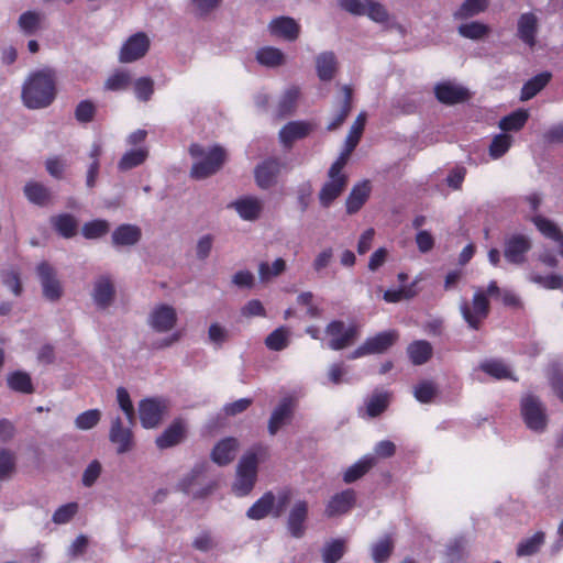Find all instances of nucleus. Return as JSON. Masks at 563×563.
I'll return each mask as SVG.
<instances>
[{
	"instance_id": "f257e3e1",
	"label": "nucleus",
	"mask_w": 563,
	"mask_h": 563,
	"mask_svg": "<svg viewBox=\"0 0 563 563\" xmlns=\"http://www.w3.org/2000/svg\"><path fill=\"white\" fill-rule=\"evenodd\" d=\"M56 78L51 68L32 71L22 87V101L29 109L48 107L56 97Z\"/></svg>"
},
{
	"instance_id": "f03ea898",
	"label": "nucleus",
	"mask_w": 563,
	"mask_h": 563,
	"mask_svg": "<svg viewBox=\"0 0 563 563\" xmlns=\"http://www.w3.org/2000/svg\"><path fill=\"white\" fill-rule=\"evenodd\" d=\"M266 454V448L258 444L242 455L236 465L235 478L232 484V492L236 496L244 497L252 492L257 479L260 460L265 457Z\"/></svg>"
},
{
	"instance_id": "7ed1b4c3",
	"label": "nucleus",
	"mask_w": 563,
	"mask_h": 563,
	"mask_svg": "<svg viewBox=\"0 0 563 563\" xmlns=\"http://www.w3.org/2000/svg\"><path fill=\"white\" fill-rule=\"evenodd\" d=\"M189 153L196 159L190 169V176L195 179H205L216 174L225 161V151L219 145L206 148L199 144H192Z\"/></svg>"
},
{
	"instance_id": "20e7f679",
	"label": "nucleus",
	"mask_w": 563,
	"mask_h": 563,
	"mask_svg": "<svg viewBox=\"0 0 563 563\" xmlns=\"http://www.w3.org/2000/svg\"><path fill=\"white\" fill-rule=\"evenodd\" d=\"M460 311L467 323L473 330H478L483 320L489 314V300L482 288H476L472 303L463 299L460 302Z\"/></svg>"
},
{
	"instance_id": "39448f33",
	"label": "nucleus",
	"mask_w": 563,
	"mask_h": 563,
	"mask_svg": "<svg viewBox=\"0 0 563 563\" xmlns=\"http://www.w3.org/2000/svg\"><path fill=\"white\" fill-rule=\"evenodd\" d=\"M339 5L353 15H366L376 23L385 24L389 21L386 8L374 0H339Z\"/></svg>"
},
{
	"instance_id": "423d86ee",
	"label": "nucleus",
	"mask_w": 563,
	"mask_h": 563,
	"mask_svg": "<svg viewBox=\"0 0 563 563\" xmlns=\"http://www.w3.org/2000/svg\"><path fill=\"white\" fill-rule=\"evenodd\" d=\"M521 415L527 427L534 432H543L548 424L545 408L540 399L527 395L521 399Z\"/></svg>"
},
{
	"instance_id": "0eeeda50",
	"label": "nucleus",
	"mask_w": 563,
	"mask_h": 563,
	"mask_svg": "<svg viewBox=\"0 0 563 563\" xmlns=\"http://www.w3.org/2000/svg\"><path fill=\"white\" fill-rule=\"evenodd\" d=\"M168 411V402L164 398H145L139 402L141 424L145 429L157 428Z\"/></svg>"
},
{
	"instance_id": "6e6552de",
	"label": "nucleus",
	"mask_w": 563,
	"mask_h": 563,
	"mask_svg": "<svg viewBox=\"0 0 563 563\" xmlns=\"http://www.w3.org/2000/svg\"><path fill=\"white\" fill-rule=\"evenodd\" d=\"M532 247L529 235L523 233H510L504 240V256L514 265H522L527 261V254Z\"/></svg>"
},
{
	"instance_id": "1a4fd4ad",
	"label": "nucleus",
	"mask_w": 563,
	"mask_h": 563,
	"mask_svg": "<svg viewBox=\"0 0 563 563\" xmlns=\"http://www.w3.org/2000/svg\"><path fill=\"white\" fill-rule=\"evenodd\" d=\"M325 334L330 336L328 346L333 351L351 346L358 336L356 325L345 327L343 321L334 320L325 327Z\"/></svg>"
},
{
	"instance_id": "9d476101",
	"label": "nucleus",
	"mask_w": 563,
	"mask_h": 563,
	"mask_svg": "<svg viewBox=\"0 0 563 563\" xmlns=\"http://www.w3.org/2000/svg\"><path fill=\"white\" fill-rule=\"evenodd\" d=\"M36 273L43 296L49 301H58L63 296V286L57 278L56 269L47 262H41L36 266Z\"/></svg>"
},
{
	"instance_id": "9b49d317",
	"label": "nucleus",
	"mask_w": 563,
	"mask_h": 563,
	"mask_svg": "<svg viewBox=\"0 0 563 563\" xmlns=\"http://www.w3.org/2000/svg\"><path fill=\"white\" fill-rule=\"evenodd\" d=\"M151 40L144 32L131 35L121 46L119 52L120 63H133L146 55L150 49Z\"/></svg>"
},
{
	"instance_id": "f8f14e48",
	"label": "nucleus",
	"mask_w": 563,
	"mask_h": 563,
	"mask_svg": "<svg viewBox=\"0 0 563 563\" xmlns=\"http://www.w3.org/2000/svg\"><path fill=\"white\" fill-rule=\"evenodd\" d=\"M91 298L98 309L106 310L115 298L114 280L109 274H101L92 282Z\"/></svg>"
},
{
	"instance_id": "ddd939ff",
	"label": "nucleus",
	"mask_w": 563,
	"mask_h": 563,
	"mask_svg": "<svg viewBox=\"0 0 563 563\" xmlns=\"http://www.w3.org/2000/svg\"><path fill=\"white\" fill-rule=\"evenodd\" d=\"M178 320L177 311L173 306L161 303L155 306L147 317V324L158 333L174 329Z\"/></svg>"
},
{
	"instance_id": "4468645a",
	"label": "nucleus",
	"mask_w": 563,
	"mask_h": 563,
	"mask_svg": "<svg viewBox=\"0 0 563 563\" xmlns=\"http://www.w3.org/2000/svg\"><path fill=\"white\" fill-rule=\"evenodd\" d=\"M134 424L124 426L120 417H115L111 421L109 430V440L117 446L118 454L130 452L134 448V435L132 427Z\"/></svg>"
},
{
	"instance_id": "2eb2a0df",
	"label": "nucleus",
	"mask_w": 563,
	"mask_h": 563,
	"mask_svg": "<svg viewBox=\"0 0 563 563\" xmlns=\"http://www.w3.org/2000/svg\"><path fill=\"white\" fill-rule=\"evenodd\" d=\"M283 164L278 158H267L258 164L254 169L256 185L261 189H269L277 184V178L282 172Z\"/></svg>"
},
{
	"instance_id": "dca6fc26",
	"label": "nucleus",
	"mask_w": 563,
	"mask_h": 563,
	"mask_svg": "<svg viewBox=\"0 0 563 563\" xmlns=\"http://www.w3.org/2000/svg\"><path fill=\"white\" fill-rule=\"evenodd\" d=\"M228 208L234 209L245 221H255L263 212L264 202L256 196H243L232 201Z\"/></svg>"
},
{
	"instance_id": "f3484780",
	"label": "nucleus",
	"mask_w": 563,
	"mask_h": 563,
	"mask_svg": "<svg viewBox=\"0 0 563 563\" xmlns=\"http://www.w3.org/2000/svg\"><path fill=\"white\" fill-rule=\"evenodd\" d=\"M539 32V19L532 12L522 13L517 22V36L530 48L537 44V35Z\"/></svg>"
},
{
	"instance_id": "a211bd4d",
	"label": "nucleus",
	"mask_w": 563,
	"mask_h": 563,
	"mask_svg": "<svg viewBox=\"0 0 563 563\" xmlns=\"http://www.w3.org/2000/svg\"><path fill=\"white\" fill-rule=\"evenodd\" d=\"M295 405L296 402L292 398L285 397L275 407L268 420V432L271 435H275L283 426L291 420Z\"/></svg>"
},
{
	"instance_id": "6ab92c4d",
	"label": "nucleus",
	"mask_w": 563,
	"mask_h": 563,
	"mask_svg": "<svg viewBox=\"0 0 563 563\" xmlns=\"http://www.w3.org/2000/svg\"><path fill=\"white\" fill-rule=\"evenodd\" d=\"M240 449L238 439L229 437L220 440L211 451V460L219 466L230 464L236 456Z\"/></svg>"
},
{
	"instance_id": "aec40b11",
	"label": "nucleus",
	"mask_w": 563,
	"mask_h": 563,
	"mask_svg": "<svg viewBox=\"0 0 563 563\" xmlns=\"http://www.w3.org/2000/svg\"><path fill=\"white\" fill-rule=\"evenodd\" d=\"M356 494L353 489H345L335 494L329 500L324 514L329 518L346 514L355 504Z\"/></svg>"
},
{
	"instance_id": "412c9836",
	"label": "nucleus",
	"mask_w": 563,
	"mask_h": 563,
	"mask_svg": "<svg viewBox=\"0 0 563 563\" xmlns=\"http://www.w3.org/2000/svg\"><path fill=\"white\" fill-rule=\"evenodd\" d=\"M142 238V230L135 224H121L111 234V242L114 247H131L136 245Z\"/></svg>"
},
{
	"instance_id": "4be33fe9",
	"label": "nucleus",
	"mask_w": 563,
	"mask_h": 563,
	"mask_svg": "<svg viewBox=\"0 0 563 563\" xmlns=\"http://www.w3.org/2000/svg\"><path fill=\"white\" fill-rule=\"evenodd\" d=\"M347 184L346 176L329 177L319 191L318 198L323 208H329L332 202L341 196Z\"/></svg>"
},
{
	"instance_id": "5701e85b",
	"label": "nucleus",
	"mask_w": 563,
	"mask_h": 563,
	"mask_svg": "<svg viewBox=\"0 0 563 563\" xmlns=\"http://www.w3.org/2000/svg\"><path fill=\"white\" fill-rule=\"evenodd\" d=\"M186 438V426L180 420H175L155 440L156 446L165 450L181 443Z\"/></svg>"
},
{
	"instance_id": "b1692460",
	"label": "nucleus",
	"mask_w": 563,
	"mask_h": 563,
	"mask_svg": "<svg viewBox=\"0 0 563 563\" xmlns=\"http://www.w3.org/2000/svg\"><path fill=\"white\" fill-rule=\"evenodd\" d=\"M308 516V504L305 500H298L289 511L287 527L294 538H301L305 533V521Z\"/></svg>"
},
{
	"instance_id": "393cba45",
	"label": "nucleus",
	"mask_w": 563,
	"mask_h": 563,
	"mask_svg": "<svg viewBox=\"0 0 563 563\" xmlns=\"http://www.w3.org/2000/svg\"><path fill=\"white\" fill-rule=\"evenodd\" d=\"M437 99L445 104H455L468 98V91L452 82L439 84L434 88Z\"/></svg>"
},
{
	"instance_id": "a878e982",
	"label": "nucleus",
	"mask_w": 563,
	"mask_h": 563,
	"mask_svg": "<svg viewBox=\"0 0 563 563\" xmlns=\"http://www.w3.org/2000/svg\"><path fill=\"white\" fill-rule=\"evenodd\" d=\"M26 199L38 207H46L53 202V194L49 188L38 181H27L23 188Z\"/></svg>"
},
{
	"instance_id": "bb28decb",
	"label": "nucleus",
	"mask_w": 563,
	"mask_h": 563,
	"mask_svg": "<svg viewBox=\"0 0 563 563\" xmlns=\"http://www.w3.org/2000/svg\"><path fill=\"white\" fill-rule=\"evenodd\" d=\"M269 31L287 41H295L299 36L300 26L294 19L280 16L269 23Z\"/></svg>"
},
{
	"instance_id": "cd10ccee",
	"label": "nucleus",
	"mask_w": 563,
	"mask_h": 563,
	"mask_svg": "<svg viewBox=\"0 0 563 563\" xmlns=\"http://www.w3.org/2000/svg\"><path fill=\"white\" fill-rule=\"evenodd\" d=\"M311 131V125L302 121L288 122L279 131V140L284 146L289 147L296 140L303 139Z\"/></svg>"
},
{
	"instance_id": "c85d7f7f",
	"label": "nucleus",
	"mask_w": 563,
	"mask_h": 563,
	"mask_svg": "<svg viewBox=\"0 0 563 563\" xmlns=\"http://www.w3.org/2000/svg\"><path fill=\"white\" fill-rule=\"evenodd\" d=\"M316 70L321 81H330L338 70V59L333 52H322L316 57Z\"/></svg>"
},
{
	"instance_id": "c756f323",
	"label": "nucleus",
	"mask_w": 563,
	"mask_h": 563,
	"mask_svg": "<svg viewBox=\"0 0 563 563\" xmlns=\"http://www.w3.org/2000/svg\"><path fill=\"white\" fill-rule=\"evenodd\" d=\"M371 194V186L367 180L355 185L349 194L345 206L349 214L356 213L367 201Z\"/></svg>"
},
{
	"instance_id": "7c9ffc66",
	"label": "nucleus",
	"mask_w": 563,
	"mask_h": 563,
	"mask_svg": "<svg viewBox=\"0 0 563 563\" xmlns=\"http://www.w3.org/2000/svg\"><path fill=\"white\" fill-rule=\"evenodd\" d=\"M537 229L548 239L558 243L559 254L563 257V233L551 220L538 214L532 218Z\"/></svg>"
},
{
	"instance_id": "2f4dec72",
	"label": "nucleus",
	"mask_w": 563,
	"mask_h": 563,
	"mask_svg": "<svg viewBox=\"0 0 563 563\" xmlns=\"http://www.w3.org/2000/svg\"><path fill=\"white\" fill-rule=\"evenodd\" d=\"M274 504L275 495L267 492L249 508L246 516L252 520H261L268 515L274 517Z\"/></svg>"
},
{
	"instance_id": "473e14b6",
	"label": "nucleus",
	"mask_w": 563,
	"mask_h": 563,
	"mask_svg": "<svg viewBox=\"0 0 563 563\" xmlns=\"http://www.w3.org/2000/svg\"><path fill=\"white\" fill-rule=\"evenodd\" d=\"M398 339L396 331H386L365 340V345L369 354H380L387 351Z\"/></svg>"
},
{
	"instance_id": "72a5a7b5",
	"label": "nucleus",
	"mask_w": 563,
	"mask_h": 563,
	"mask_svg": "<svg viewBox=\"0 0 563 563\" xmlns=\"http://www.w3.org/2000/svg\"><path fill=\"white\" fill-rule=\"evenodd\" d=\"M44 19L45 15L41 12L26 11L19 16L18 26L24 35L32 36L42 29Z\"/></svg>"
},
{
	"instance_id": "f704fd0d",
	"label": "nucleus",
	"mask_w": 563,
	"mask_h": 563,
	"mask_svg": "<svg viewBox=\"0 0 563 563\" xmlns=\"http://www.w3.org/2000/svg\"><path fill=\"white\" fill-rule=\"evenodd\" d=\"M376 464V457L374 455H364L356 463L351 465L343 474V481L346 484H351L362 476H364L374 465Z\"/></svg>"
},
{
	"instance_id": "c9c22d12",
	"label": "nucleus",
	"mask_w": 563,
	"mask_h": 563,
	"mask_svg": "<svg viewBox=\"0 0 563 563\" xmlns=\"http://www.w3.org/2000/svg\"><path fill=\"white\" fill-rule=\"evenodd\" d=\"M343 98L340 102V109L333 120L327 125L328 131L339 129L347 118L352 109V88L350 86H342Z\"/></svg>"
},
{
	"instance_id": "e433bc0d",
	"label": "nucleus",
	"mask_w": 563,
	"mask_h": 563,
	"mask_svg": "<svg viewBox=\"0 0 563 563\" xmlns=\"http://www.w3.org/2000/svg\"><path fill=\"white\" fill-rule=\"evenodd\" d=\"M551 73L543 71L529 79L522 87L520 100L527 101L539 93L551 80Z\"/></svg>"
},
{
	"instance_id": "4c0bfd02",
	"label": "nucleus",
	"mask_w": 563,
	"mask_h": 563,
	"mask_svg": "<svg viewBox=\"0 0 563 563\" xmlns=\"http://www.w3.org/2000/svg\"><path fill=\"white\" fill-rule=\"evenodd\" d=\"M287 268L285 260L282 257L276 258L272 264L268 262H261L258 264V279L263 284H267L273 278L280 276Z\"/></svg>"
},
{
	"instance_id": "58836bf2",
	"label": "nucleus",
	"mask_w": 563,
	"mask_h": 563,
	"mask_svg": "<svg viewBox=\"0 0 563 563\" xmlns=\"http://www.w3.org/2000/svg\"><path fill=\"white\" fill-rule=\"evenodd\" d=\"M300 91L297 87H290L280 96L277 104V117L285 118L295 112Z\"/></svg>"
},
{
	"instance_id": "ea45409f",
	"label": "nucleus",
	"mask_w": 563,
	"mask_h": 563,
	"mask_svg": "<svg viewBox=\"0 0 563 563\" xmlns=\"http://www.w3.org/2000/svg\"><path fill=\"white\" fill-rule=\"evenodd\" d=\"M54 229L64 238H73L77 233L78 221L68 213H62L51 218Z\"/></svg>"
},
{
	"instance_id": "a19ab883",
	"label": "nucleus",
	"mask_w": 563,
	"mask_h": 563,
	"mask_svg": "<svg viewBox=\"0 0 563 563\" xmlns=\"http://www.w3.org/2000/svg\"><path fill=\"white\" fill-rule=\"evenodd\" d=\"M390 394L387 391L374 393L365 401V415L375 418L382 415L388 407Z\"/></svg>"
},
{
	"instance_id": "79ce46f5",
	"label": "nucleus",
	"mask_w": 563,
	"mask_h": 563,
	"mask_svg": "<svg viewBox=\"0 0 563 563\" xmlns=\"http://www.w3.org/2000/svg\"><path fill=\"white\" fill-rule=\"evenodd\" d=\"M407 352L415 365H422L431 358L432 345L426 340H418L408 346Z\"/></svg>"
},
{
	"instance_id": "37998d69",
	"label": "nucleus",
	"mask_w": 563,
	"mask_h": 563,
	"mask_svg": "<svg viewBox=\"0 0 563 563\" xmlns=\"http://www.w3.org/2000/svg\"><path fill=\"white\" fill-rule=\"evenodd\" d=\"M7 384L10 389L22 393V394H33L34 386L30 375L26 372L15 371L8 375Z\"/></svg>"
},
{
	"instance_id": "c03bdc74",
	"label": "nucleus",
	"mask_w": 563,
	"mask_h": 563,
	"mask_svg": "<svg viewBox=\"0 0 563 563\" xmlns=\"http://www.w3.org/2000/svg\"><path fill=\"white\" fill-rule=\"evenodd\" d=\"M148 151L145 147L133 148L123 154L118 163V169L128 172L134 167L140 166L147 158Z\"/></svg>"
},
{
	"instance_id": "a18cd8bd",
	"label": "nucleus",
	"mask_w": 563,
	"mask_h": 563,
	"mask_svg": "<svg viewBox=\"0 0 563 563\" xmlns=\"http://www.w3.org/2000/svg\"><path fill=\"white\" fill-rule=\"evenodd\" d=\"M256 60L266 67H278L285 64V55L276 47L266 46L257 51Z\"/></svg>"
},
{
	"instance_id": "49530a36",
	"label": "nucleus",
	"mask_w": 563,
	"mask_h": 563,
	"mask_svg": "<svg viewBox=\"0 0 563 563\" xmlns=\"http://www.w3.org/2000/svg\"><path fill=\"white\" fill-rule=\"evenodd\" d=\"M479 368L496 379H515L510 368L500 360H486Z\"/></svg>"
},
{
	"instance_id": "de8ad7c7",
	"label": "nucleus",
	"mask_w": 563,
	"mask_h": 563,
	"mask_svg": "<svg viewBox=\"0 0 563 563\" xmlns=\"http://www.w3.org/2000/svg\"><path fill=\"white\" fill-rule=\"evenodd\" d=\"M545 534L544 532H537L532 537L521 540L518 545L516 553L518 556H530L536 554L541 545L544 543Z\"/></svg>"
},
{
	"instance_id": "09e8293b",
	"label": "nucleus",
	"mask_w": 563,
	"mask_h": 563,
	"mask_svg": "<svg viewBox=\"0 0 563 563\" xmlns=\"http://www.w3.org/2000/svg\"><path fill=\"white\" fill-rule=\"evenodd\" d=\"M345 553V542L342 539H335L324 544L321 556L323 563H336Z\"/></svg>"
},
{
	"instance_id": "8fccbe9b",
	"label": "nucleus",
	"mask_w": 563,
	"mask_h": 563,
	"mask_svg": "<svg viewBox=\"0 0 563 563\" xmlns=\"http://www.w3.org/2000/svg\"><path fill=\"white\" fill-rule=\"evenodd\" d=\"M289 335L290 332L287 328H277L266 336L265 345L271 351H282L288 346Z\"/></svg>"
},
{
	"instance_id": "3c124183",
	"label": "nucleus",
	"mask_w": 563,
	"mask_h": 563,
	"mask_svg": "<svg viewBox=\"0 0 563 563\" xmlns=\"http://www.w3.org/2000/svg\"><path fill=\"white\" fill-rule=\"evenodd\" d=\"M461 36L470 40H481L489 33V26L478 21L461 24L457 27Z\"/></svg>"
},
{
	"instance_id": "603ef678",
	"label": "nucleus",
	"mask_w": 563,
	"mask_h": 563,
	"mask_svg": "<svg viewBox=\"0 0 563 563\" xmlns=\"http://www.w3.org/2000/svg\"><path fill=\"white\" fill-rule=\"evenodd\" d=\"M488 0H465L455 11V19H467L486 10Z\"/></svg>"
},
{
	"instance_id": "864d4df0",
	"label": "nucleus",
	"mask_w": 563,
	"mask_h": 563,
	"mask_svg": "<svg viewBox=\"0 0 563 563\" xmlns=\"http://www.w3.org/2000/svg\"><path fill=\"white\" fill-rule=\"evenodd\" d=\"M529 113L526 110H517L499 121V128L503 131H518L527 122Z\"/></svg>"
},
{
	"instance_id": "5fc2aeb1",
	"label": "nucleus",
	"mask_w": 563,
	"mask_h": 563,
	"mask_svg": "<svg viewBox=\"0 0 563 563\" xmlns=\"http://www.w3.org/2000/svg\"><path fill=\"white\" fill-rule=\"evenodd\" d=\"M365 122H366V113L361 112L356 117L355 121L353 122V124L350 128V131L345 137L344 145L346 147H349V150H354L357 146V144L361 140V136L363 134V131H364Z\"/></svg>"
},
{
	"instance_id": "6e6d98bb",
	"label": "nucleus",
	"mask_w": 563,
	"mask_h": 563,
	"mask_svg": "<svg viewBox=\"0 0 563 563\" xmlns=\"http://www.w3.org/2000/svg\"><path fill=\"white\" fill-rule=\"evenodd\" d=\"M110 230V224L107 220H93L82 225L81 232L86 239H99L106 235Z\"/></svg>"
},
{
	"instance_id": "4d7b16f0",
	"label": "nucleus",
	"mask_w": 563,
	"mask_h": 563,
	"mask_svg": "<svg viewBox=\"0 0 563 563\" xmlns=\"http://www.w3.org/2000/svg\"><path fill=\"white\" fill-rule=\"evenodd\" d=\"M132 77L129 71L118 70L110 75L104 82V88L111 91L125 90L131 85Z\"/></svg>"
},
{
	"instance_id": "13d9d810",
	"label": "nucleus",
	"mask_w": 563,
	"mask_h": 563,
	"mask_svg": "<svg viewBox=\"0 0 563 563\" xmlns=\"http://www.w3.org/2000/svg\"><path fill=\"white\" fill-rule=\"evenodd\" d=\"M394 548L390 537H384L372 545V559L376 563L385 562L391 554Z\"/></svg>"
},
{
	"instance_id": "bf43d9fd",
	"label": "nucleus",
	"mask_w": 563,
	"mask_h": 563,
	"mask_svg": "<svg viewBox=\"0 0 563 563\" xmlns=\"http://www.w3.org/2000/svg\"><path fill=\"white\" fill-rule=\"evenodd\" d=\"M100 419L101 411L99 409H90L77 416L75 426L79 430H90L99 423Z\"/></svg>"
},
{
	"instance_id": "052dcab7",
	"label": "nucleus",
	"mask_w": 563,
	"mask_h": 563,
	"mask_svg": "<svg viewBox=\"0 0 563 563\" xmlns=\"http://www.w3.org/2000/svg\"><path fill=\"white\" fill-rule=\"evenodd\" d=\"M512 143V137L508 134L496 135L489 145V155L494 159L501 157L507 153Z\"/></svg>"
},
{
	"instance_id": "680f3d73",
	"label": "nucleus",
	"mask_w": 563,
	"mask_h": 563,
	"mask_svg": "<svg viewBox=\"0 0 563 563\" xmlns=\"http://www.w3.org/2000/svg\"><path fill=\"white\" fill-rule=\"evenodd\" d=\"M529 280L547 289H561L563 287V277L556 274L542 276L538 273L531 272L529 274Z\"/></svg>"
},
{
	"instance_id": "e2e57ef3",
	"label": "nucleus",
	"mask_w": 563,
	"mask_h": 563,
	"mask_svg": "<svg viewBox=\"0 0 563 563\" xmlns=\"http://www.w3.org/2000/svg\"><path fill=\"white\" fill-rule=\"evenodd\" d=\"M78 510L77 503L65 504L55 510L52 521L56 525H66L77 515Z\"/></svg>"
},
{
	"instance_id": "0e129e2a",
	"label": "nucleus",
	"mask_w": 563,
	"mask_h": 563,
	"mask_svg": "<svg viewBox=\"0 0 563 563\" xmlns=\"http://www.w3.org/2000/svg\"><path fill=\"white\" fill-rule=\"evenodd\" d=\"M134 93L140 101H148L154 93V80L151 77L136 79L134 81Z\"/></svg>"
},
{
	"instance_id": "69168bd1",
	"label": "nucleus",
	"mask_w": 563,
	"mask_h": 563,
	"mask_svg": "<svg viewBox=\"0 0 563 563\" xmlns=\"http://www.w3.org/2000/svg\"><path fill=\"white\" fill-rule=\"evenodd\" d=\"M97 108L90 100L80 101L75 108V119L79 123H89L95 119Z\"/></svg>"
},
{
	"instance_id": "338daca9",
	"label": "nucleus",
	"mask_w": 563,
	"mask_h": 563,
	"mask_svg": "<svg viewBox=\"0 0 563 563\" xmlns=\"http://www.w3.org/2000/svg\"><path fill=\"white\" fill-rule=\"evenodd\" d=\"M117 400H118L120 408L125 413L128 422L130 424H134V422H135L134 407L131 401L130 395L124 387H119L117 389Z\"/></svg>"
},
{
	"instance_id": "774afa93",
	"label": "nucleus",
	"mask_w": 563,
	"mask_h": 563,
	"mask_svg": "<svg viewBox=\"0 0 563 563\" xmlns=\"http://www.w3.org/2000/svg\"><path fill=\"white\" fill-rule=\"evenodd\" d=\"M435 394L437 387L430 380H423L419 383L413 389L415 398L422 404L431 402Z\"/></svg>"
}]
</instances>
